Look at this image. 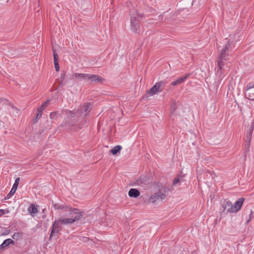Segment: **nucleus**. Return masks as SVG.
Here are the masks:
<instances>
[{
	"label": "nucleus",
	"instance_id": "30",
	"mask_svg": "<svg viewBox=\"0 0 254 254\" xmlns=\"http://www.w3.org/2000/svg\"><path fill=\"white\" fill-rule=\"evenodd\" d=\"M254 120L251 123L249 129H252V130H254Z\"/></svg>",
	"mask_w": 254,
	"mask_h": 254
},
{
	"label": "nucleus",
	"instance_id": "13",
	"mask_svg": "<svg viewBox=\"0 0 254 254\" xmlns=\"http://www.w3.org/2000/svg\"><path fill=\"white\" fill-rule=\"evenodd\" d=\"M103 80V78L97 75L88 74L87 81H90L92 82H102Z\"/></svg>",
	"mask_w": 254,
	"mask_h": 254
},
{
	"label": "nucleus",
	"instance_id": "33",
	"mask_svg": "<svg viewBox=\"0 0 254 254\" xmlns=\"http://www.w3.org/2000/svg\"><path fill=\"white\" fill-rule=\"evenodd\" d=\"M10 232V230L8 229H6L5 231V232L3 234V235H7Z\"/></svg>",
	"mask_w": 254,
	"mask_h": 254
},
{
	"label": "nucleus",
	"instance_id": "7",
	"mask_svg": "<svg viewBox=\"0 0 254 254\" xmlns=\"http://www.w3.org/2000/svg\"><path fill=\"white\" fill-rule=\"evenodd\" d=\"M165 197L166 195L164 193L158 191L149 197V201L154 203L158 200L162 201Z\"/></svg>",
	"mask_w": 254,
	"mask_h": 254
},
{
	"label": "nucleus",
	"instance_id": "21",
	"mask_svg": "<svg viewBox=\"0 0 254 254\" xmlns=\"http://www.w3.org/2000/svg\"><path fill=\"white\" fill-rule=\"evenodd\" d=\"M122 149V146L121 145H117L113 147V149L111 150V152L113 155H116L118 152H119Z\"/></svg>",
	"mask_w": 254,
	"mask_h": 254
},
{
	"label": "nucleus",
	"instance_id": "1",
	"mask_svg": "<svg viewBox=\"0 0 254 254\" xmlns=\"http://www.w3.org/2000/svg\"><path fill=\"white\" fill-rule=\"evenodd\" d=\"M230 45V43L228 41L227 43L223 47L218 56L217 62L219 70H221L224 65V61L229 59V50Z\"/></svg>",
	"mask_w": 254,
	"mask_h": 254
},
{
	"label": "nucleus",
	"instance_id": "16",
	"mask_svg": "<svg viewBox=\"0 0 254 254\" xmlns=\"http://www.w3.org/2000/svg\"><path fill=\"white\" fill-rule=\"evenodd\" d=\"M140 194L139 191L136 189H131L128 191V195L130 197L136 198Z\"/></svg>",
	"mask_w": 254,
	"mask_h": 254
},
{
	"label": "nucleus",
	"instance_id": "25",
	"mask_svg": "<svg viewBox=\"0 0 254 254\" xmlns=\"http://www.w3.org/2000/svg\"><path fill=\"white\" fill-rule=\"evenodd\" d=\"M180 179L179 178V177L178 178H175L174 180H173V186H180Z\"/></svg>",
	"mask_w": 254,
	"mask_h": 254
},
{
	"label": "nucleus",
	"instance_id": "32",
	"mask_svg": "<svg viewBox=\"0 0 254 254\" xmlns=\"http://www.w3.org/2000/svg\"><path fill=\"white\" fill-rule=\"evenodd\" d=\"M49 102V100H48L46 101H45L44 103H43L41 105L43 106L44 108H45V107L48 105Z\"/></svg>",
	"mask_w": 254,
	"mask_h": 254
},
{
	"label": "nucleus",
	"instance_id": "20",
	"mask_svg": "<svg viewBox=\"0 0 254 254\" xmlns=\"http://www.w3.org/2000/svg\"><path fill=\"white\" fill-rule=\"evenodd\" d=\"M253 132V130L249 129V130L247 132L246 141L247 142L249 145H250L251 142Z\"/></svg>",
	"mask_w": 254,
	"mask_h": 254
},
{
	"label": "nucleus",
	"instance_id": "5",
	"mask_svg": "<svg viewBox=\"0 0 254 254\" xmlns=\"http://www.w3.org/2000/svg\"><path fill=\"white\" fill-rule=\"evenodd\" d=\"M168 82L166 80H161L157 82L149 90L147 91V95H153L159 92H162Z\"/></svg>",
	"mask_w": 254,
	"mask_h": 254
},
{
	"label": "nucleus",
	"instance_id": "36",
	"mask_svg": "<svg viewBox=\"0 0 254 254\" xmlns=\"http://www.w3.org/2000/svg\"><path fill=\"white\" fill-rule=\"evenodd\" d=\"M247 99L254 101V98H247Z\"/></svg>",
	"mask_w": 254,
	"mask_h": 254
},
{
	"label": "nucleus",
	"instance_id": "18",
	"mask_svg": "<svg viewBox=\"0 0 254 254\" xmlns=\"http://www.w3.org/2000/svg\"><path fill=\"white\" fill-rule=\"evenodd\" d=\"M14 242L11 239L8 238L3 241L2 243L0 245L1 249H4L8 247L10 244H14Z\"/></svg>",
	"mask_w": 254,
	"mask_h": 254
},
{
	"label": "nucleus",
	"instance_id": "35",
	"mask_svg": "<svg viewBox=\"0 0 254 254\" xmlns=\"http://www.w3.org/2000/svg\"><path fill=\"white\" fill-rule=\"evenodd\" d=\"M4 214V211L3 209H0V216Z\"/></svg>",
	"mask_w": 254,
	"mask_h": 254
},
{
	"label": "nucleus",
	"instance_id": "24",
	"mask_svg": "<svg viewBox=\"0 0 254 254\" xmlns=\"http://www.w3.org/2000/svg\"><path fill=\"white\" fill-rule=\"evenodd\" d=\"M19 181H20V178H17L15 179V182H14V184L13 185V186H12V188L13 190H17L18 186V184H19Z\"/></svg>",
	"mask_w": 254,
	"mask_h": 254
},
{
	"label": "nucleus",
	"instance_id": "31",
	"mask_svg": "<svg viewBox=\"0 0 254 254\" xmlns=\"http://www.w3.org/2000/svg\"><path fill=\"white\" fill-rule=\"evenodd\" d=\"M253 212L252 210L251 211L250 214H249V219L247 221V223L250 221V219L253 218Z\"/></svg>",
	"mask_w": 254,
	"mask_h": 254
},
{
	"label": "nucleus",
	"instance_id": "17",
	"mask_svg": "<svg viewBox=\"0 0 254 254\" xmlns=\"http://www.w3.org/2000/svg\"><path fill=\"white\" fill-rule=\"evenodd\" d=\"M88 75V74L74 73L73 74L72 77L76 78L83 79L87 81Z\"/></svg>",
	"mask_w": 254,
	"mask_h": 254
},
{
	"label": "nucleus",
	"instance_id": "27",
	"mask_svg": "<svg viewBox=\"0 0 254 254\" xmlns=\"http://www.w3.org/2000/svg\"><path fill=\"white\" fill-rule=\"evenodd\" d=\"M16 190H13V189L12 188L11 190L10 191L9 193L7 195V198H9L10 197H11L12 195H13L14 193L15 192Z\"/></svg>",
	"mask_w": 254,
	"mask_h": 254
},
{
	"label": "nucleus",
	"instance_id": "38",
	"mask_svg": "<svg viewBox=\"0 0 254 254\" xmlns=\"http://www.w3.org/2000/svg\"><path fill=\"white\" fill-rule=\"evenodd\" d=\"M52 116H53V113H51V114L50 115V117L52 118Z\"/></svg>",
	"mask_w": 254,
	"mask_h": 254
},
{
	"label": "nucleus",
	"instance_id": "9",
	"mask_svg": "<svg viewBox=\"0 0 254 254\" xmlns=\"http://www.w3.org/2000/svg\"><path fill=\"white\" fill-rule=\"evenodd\" d=\"M244 200L245 198L244 197H241L235 202L234 206H233L234 213L237 212L241 209Z\"/></svg>",
	"mask_w": 254,
	"mask_h": 254
},
{
	"label": "nucleus",
	"instance_id": "28",
	"mask_svg": "<svg viewBox=\"0 0 254 254\" xmlns=\"http://www.w3.org/2000/svg\"><path fill=\"white\" fill-rule=\"evenodd\" d=\"M44 109L45 108L43 107V106H42V105H41V106L39 108H38L37 112L39 113V114L40 115V116H42L43 111L44 110Z\"/></svg>",
	"mask_w": 254,
	"mask_h": 254
},
{
	"label": "nucleus",
	"instance_id": "29",
	"mask_svg": "<svg viewBox=\"0 0 254 254\" xmlns=\"http://www.w3.org/2000/svg\"><path fill=\"white\" fill-rule=\"evenodd\" d=\"M21 234L20 233H14L12 236V238L14 239L17 240L19 237L21 236Z\"/></svg>",
	"mask_w": 254,
	"mask_h": 254
},
{
	"label": "nucleus",
	"instance_id": "12",
	"mask_svg": "<svg viewBox=\"0 0 254 254\" xmlns=\"http://www.w3.org/2000/svg\"><path fill=\"white\" fill-rule=\"evenodd\" d=\"M246 94L248 95H254V82H251L247 84L246 88Z\"/></svg>",
	"mask_w": 254,
	"mask_h": 254
},
{
	"label": "nucleus",
	"instance_id": "8",
	"mask_svg": "<svg viewBox=\"0 0 254 254\" xmlns=\"http://www.w3.org/2000/svg\"><path fill=\"white\" fill-rule=\"evenodd\" d=\"M223 211L226 210L227 212L234 213L233 209V205L232 202L229 200L225 199L222 203Z\"/></svg>",
	"mask_w": 254,
	"mask_h": 254
},
{
	"label": "nucleus",
	"instance_id": "6",
	"mask_svg": "<svg viewBox=\"0 0 254 254\" xmlns=\"http://www.w3.org/2000/svg\"><path fill=\"white\" fill-rule=\"evenodd\" d=\"M129 14L130 15V28L133 32H137L140 28V19L135 16L134 12H132L131 10L129 11Z\"/></svg>",
	"mask_w": 254,
	"mask_h": 254
},
{
	"label": "nucleus",
	"instance_id": "11",
	"mask_svg": "<svg viewBox=\"0 0 254 254\" xmlns=\"http://www.w3.org/2000/svg\"><path fill=\"white\" fill-rule=\"evenodd\" d=\"M190 74H187L184 76L180 77L175 81L172 82L170 84L172 86H177L184 82L185 80L189 77Z\"/></svg>",
	"mask_w": 254,
	"mask_h": 254
},
{
	"label": "nucleus",
	"instance_id": "10",
	"mask_svg": "<svg viewBox=\"0 0 254 254\" xmlns=\"http://www.w3.org/2000/svg\"><path fill=\"white\" fill-rule=\"evenodd\" d=\"M28 212L31 216L34 217L38 213L39 210L34 204L31 203L28 208Z\"/></svg>",
	"mask_w": 254,
	"mask_h": 254
},
{
	"label": "nucleus",
	"instance_id": "14",
	"mask_svg": "<svg viewBox=\"0 0 254 254\" xmlns=\"http://www.w3.org/2000/svg\"><path fill=\"white\" fill-rule=\"evenodd\" d=\"M53 56H54V63L55 69L57 71H58L60 70V66H59V62H58L59 56L56 53L55 50L54 48H53Z\"/></svg>",
	"mask_w": 254,
	"mask_h": 254
},
{
	"label": "nucleus",
	"instance_id": "37",
	"mask_svg": "<svg viewBox=\"0 0 254 254\" xmlns=\"http://www.w3.org/2000/svg\"><path fill=\"white\" fill-rule=\"evenodd\" d=\"M127 5L128 6V4H130V3H131V2H130V1H127Z\"/></svg>",
	"mask_w": 254,
	"mask_h": 254
},
{
	"label": "nucleus",
	"instance_id": "34",
	"mask_svg": "<svg viewBox=\"0 0 254 254\" xmlns=\"http://www.w3.org/2000/svg\"><path fill=\"white\" fill-rule=\"evenodd\" d=\"M41 116H40V115L39 114V113L38 112L37 114V116H36V119H35V122H37L38 120L39 119V118Z\"/></svg>",
	"mask_w": 254,
	"mask_h": 254
},
{
	"label": "nucleus",
	"instance_id": "2",
	"mask_svg": "<svg viewBox=\"0 0 254 254\" xmlns=\"http://www.w3.org/2000/svg\"><path fill=\"white\" fill-rule=\"evenodd\" d=\"M66 212L67 213L66 216L69 217L65 218V219L70 220V222L68 223V224H73L74 222L80 220L82 216V212L76 208L69 207Z\"/></svg>",
	"mask_w": 254,
	"mask_h": 254
},
{
	"label": "nucleus",
	"instance_id": "3",
	"mask_svg": "<svg viewBox=\"0 0 254 254\" xmlns=\"http://www.w3.org/2000/svg\"><path fill=\"white\" fill-rule=\"evenodd\" d=\"M91 104L88 103L80 106V109L78 110L76 112L66 110V113L71 118H74L77 115H79V116H86L91 109Z\"/></svg>",
	"mask_w": 254,
	"mask_h": 254
},
{
	"label": "nucleus",
	"instance_id": "22",
	"mask_svg": "<svg viewBox=\"0 0 254 254\" xmlns=\"http://www.w3.org/2000/svg\"><path fill=\"white\" fill-rule=\"evenodd\" d=\"M65 76V73L64 72H63V73H61V80L59 81V83L60 85H63L65 84V82H64Z\"/></svg>",
	"mask_w": 254,
	"mask_h": 254
},
{
	"label": "nucleus",
	"instance_id": "26",
	"mask_svg": "<svg viewBox=\"0 0 254 254\" xmlns=\"http://www.w3.org/2000/svg\"><path fill=\"white\" fill-rule=\"evenodd\" d=\"M176 106L175 103H174L171 106V117H172L173 115V113L176 109Z\"/></svg>",
	"mask_w": 254,
	"mask_h": 254
},
{
	"label": "nucleus",
	"instance_id": "4",
	"mask_svg": "<svg viewBox=\"0 0 254 254\" xmlns=\"http://www.w3.org/2000/svg\"><path fill=\"white\" fill-rule=\"evenodd\" d=\"M69 222H70V220L65 219V218L55 220L51 228V232L50 238H51L55 233H58L61 230L62 225H68V223Z\"/></svg>",
	"mask_w": 254,
	"mask_h": 254
},
{
	"label": "nucleus",
	"instance_id": "23",
	"mask_svg": "<svg viewBox=\"0 0 254 254\" xmlns=\"http://www.w3.org/2000/svg\"><path fill=\"white\" fill-rule=\"evenodd\" d=\"M132 12H134L136 14L135 16H137V18L140 19H142L144 18V14L143 13H139L136 9H134L133 11H131Z\"/></svg>",
	"mask_w": 254,
	"mask_h": 254
},
{
	"label": "nucleus",
	"instance_id": "15",
	"mask_svg": "<svg viewBox=\"0 0 254 254\" xmlns=\"http://www.w3.org/2000/svg\"><path fill=\"white\" fill-rule=\"evenodd\" d=\"M147 184V181L145 177H140L135 181V184L137 186L143 187Z\"/></svg>",
	"mask_w": 254,
	"mask_h": 254
},
{
	"label": "nucleus",
	"instance_id": "19",
	"mask_svg": "<svg viewBox=\"0 0 254 254\" xmlns=\"http://www.w3.org/2000/svg\"><path fill=\"white\" fill-rule=\"evenodd\" d=\"M53 206L55 209H63L65 212L67 211L69 207L66 205L59 204H54Z\"/></svg>",
	"mask_w": 254,
	"mask_h": 254
}]
</instances>
